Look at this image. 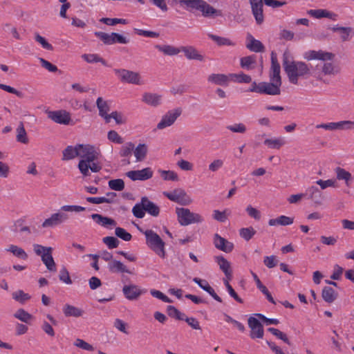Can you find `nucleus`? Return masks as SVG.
<instances>
[{
  "instance_id": "nucleus-1",
  "label": "nucleus",
  "mask_w": 354,
  "mask_h": 354,
  "mask_svg": "<svg viewBox=\"0 0 354 354\" xmlns=\"http://www.w3.org/2000/svg\"><path fill=\"white\" fill-rule=\"evenodd\" d=\"M289 53L285 52L283 55V66L289 82L295 85L299 84L300 79H308L310 74V68L304 62L291 61L288 59Z\"/></svg>"
},
{
  "instance_id": "nucleus-2",
  "label": "nucleus",
  "mask_w": 354,
  "mask_h": 354,
  "mask_svg": "<svg viewBox=\"0 0 354 354\" xmlns=\"http://www.w3.org/2000/svg\"><path fill=\"white\" fill-rule=\"evenodd\" d=\"M179 4L190 12L199 11L204 17L214 18L222 16V12L209 4L205 0H179Z\"/></svg>"
},
{
  "instance_id": "nucleus-3",
  "label": "nucleus",
  "mask_w": 354,
  "mask_h": 354,
  "mask_svg": "<svg viewBox=\"0 0 354 354\" xmlns=\"http://www.w3.org/2000/svg\"><path fill=\"white\" fill-rule=\"evenodd\" d=\"M85 210V207L79 205H64L61 207L58 212L51 214L41 224L42 227H53L62 224L68 219V215L64 212H82Z\"/></svg>"
},
{
  "instance_id": "nucleus-4",
  "label": "nucleus",
  "mask_w": 354,
  "mask_h": 354,
  "mask_svg": "<svg viewBox=\"0 0 354 354\" xmlns=\"http://www.w3.org/2000/svg\"><path fill=\"white\" fill-rule=\"evenodd\" d=\"M140 231L145 234L147 246L162 259L166 257L165 243L160 236L152 230Z\"/></svg>"
},
{
  "instance_id": "nucleus-5",
  "label": "nucleus",
  "mask_w": 354,
  "mask_h": 354,
  "mask_svg": "<svg viewBox=\"0 0 354 354\" xmlns=\"http://www.w3.org/2000/svg\"><path fill=\"white\" fill-rule=\"evenodd\" d=\"M178 223L183 226H187L192 223H200L203 221L201 215L192 212L187 208L178 207L176 209Z\"/></svg>"
},
{
  "instance_id": "nucleus-6",
  "label": "nucleus",
  "mask_w": 354,
  "mask_h": 354,
  "mask_svg": "<svg viewBox=\"0 0 354 354\" xmlns=\"http://www.w3.org/2000/svg\"><path fill=\"white\" fill-rule=\"evenodd\" d=\"M77 152L80 161H95L102 156L100 149L90 144H77Z\"/></svg>"
},
{
  "instance_id": "nucleus-7",
  "label": "nucleus",
  "mask_w": 354,
  "mask_h": 354,
  "mask_svg": "<svg viewBox=\"0 0 354 354\" xmlns=\"http://www.w3.org/2000/svg\"><path fill=\"white\" fill-rule=\"evenodd\" d=\"M163 195L180 205H189L192 203L191 197L182 188H176L171 192H164Z\"/></svg>"
},
{
  "instance_id": "nucleus-8",
  "label": "nucleus",
  "mask_w": 354,
  "mask_h": 354,
  "mask_svg": "<svg viewBox=\"0 0 354 354\" xmlns=\"http://www.w3.org/2000/svg\"><path fill=\"white\" fill-rule=\"evenodd\" d=\"M316 129H323L329 131H352L354 130V121L341 120L338 122H331L328 123H322L315 126Z\"/></svg>"
},
{
  "instance_id": "nucleus-9",
  "label": "nucleus",
  "mask_w": 354,
  "mask_h": 354,
  "mask_svg": "<svg viewBox=\"0 0 354 354\" xmlns=\"http://www.w3.org/2000/svg\"><path fill=\"white\" fill-rule=\"evenodd\" d=\"M115 74L122 82L139 85L140 82V75L138 73L127 69L115 68Z\"/></svg>"
},
{
  "instance_id": "nucleus-10",
  "label": "nucleus",
  "mask_w": 354,
  "mask_h": 354,
  "mask_svg": "<svg viewBox=\"0 0 354 354\" xmlns=\"http://www.w3.org/2000/svg\"><path fill=\"white\" fill-rule=\"evenodd\" d=\"M181 113L182 110L180 108L168 111L162 117L161 120L157 124V129H163L171 126L176 119L181 115Z\"/></svg>"
},
{
  "instance_id": "nucleus-11",
  "label": "nucleus",
  "mask_w": 354,
  "mask_h": 354,
  "mask_svg": "<svg viewBox=\"0 0 354 354\" xmlns=\"http://www.w3.org/2000/svg\"><path fill=\"white\" fill-rule=\"evenodd\" d=\"M248 326L250 328V336L252 339H261L263 337L264 331L263 325L254 317H250L248 319Z\"/></svg>"
},
{
  "instance_id": "nucleus-12",
  "label": "nucleus",
  "mask_w": 354,
  "mask_h": 354,
  "mask_svg": "<svg viewBox=\"0 0 354 354\" xmlns=\"http://www.w3.org/2000/svg\"><path fill=\"white\" fill-rule=\"evenodd\" d=\"M48 118L53 122L67 125L71 122V115L64 110L51 111L47 112Z\"/></svg>"
},
{
  "instance_id": "nucleus-13",
  "label": "nucleus",
  "mask_w": 354,
  "mask_h": 354,
  "mask_svg": "<svg viewBox=\"0 0 354 354\" xmlns=\"http://www.w3.org/2000/svg\"><path fill=\"white\" fill-rule=\"evenodd\" d=\"M126 175L133 181L146 180L150 179L153 176V171L150 167H146L141 170L129 171L127 172Z\"/></svg>"
},
{
  "instance_id": "nucleus-14",
  "label": "nucleus",
  "mask_w": 354,
  "mask_h": 354,
  "mask_svg": "<svg viewBox=\"0 0 354 354\" xmlns=\"http://www.w3.org/2000/svg\"><path fill=\"white\" fill-rule=\"evenodd\" d=\"M78 168L84 176H88L90 175L89 169L92 172L96 173L102 169V166L95 161H80Z\"/></svg>"
},
{
  "instance_id": "nucleus-15",
  "label": "nucleus",
  "mask_w": 354,
  "mask_h": 354,
  "mask_svg": "<svg viewBox=\"0 0 354 354\" xmlns=\"http://www.w3.org/2000/svg\"><path fill=\"white\" fill-rule=\"evenodd\" d=\"M252 12L257 24L261 25L264 21L263 13V0H250Z\"/></svg>"
},
{
  "instance_id": "nucleus-16",
  "label": "nucleus",
  "mask_w": 354,
  "mask_h": 354,
  "mask_svg": "<svg viewBox=\"0 0 354 354\" xmlns=\"http://www.w3.org/2000/svg\"><path fill=\"white\" fill-rule=\"evenodd\" d=\"M281 68L277 61V55L274 52L271 53V68L270 73V81H274L282 84L280 75Z\"/></svg>"
},
{
  "instance_id": "nucleus-17",
  "label": "nucleus",
  "mask_w": 354,
  "mask_h": 354,
  "mask_svg": "<svg viewBox=\"0 0 354 354\" xmlns=\"http://www.w3.org/2000/svg\"><path fill=\"white\" fill-rule=\"evenodd\" d=\"M281 84L274 81L270 82H261V94H266L270 95H278L281 93L280 87Z\"/></svg>"
},
{
  "instance_id": "nucleus-18",
  "label": "nucleus",
  "mask_w": 354,
  "mask_h": 354,
  "mask_svg": "<svg viewBox=\"0 0 354 354\" xmlns=\"http://www.w3.org/2000/svg\"><path fill=\"white\" fill-rule=\"evenodd\" d=\"M214 244L217 249L226 253L231 252L234 249V244L232 242L228 241L218 234H214Z\"/></svg>"
},
{
  "instance_id": "nucleus-19",
  "label": "nucleus",
  "mask_w": 354,
  "mask_h": 354,
  "mask_svg": "<svg viewBox=\"0 0 354 354\" xmlns=\"http://www.w3.org/2000/svg\"><path fill=\"white\" fill-rule=\"evenodd\" d=\"M305 196L311 200L315 205H321L322 204L323 196L322 192L315 186H311L306 189Z\"/></svg>"
},
{
  "instance_id": "nucleus-20",
  "label": "nucleus",
  "mask_w": 354,
  "mask_h": 354,
  "mask_svg": "<svg viewBox=\"0 0 354 354\" xmlns=\"http://www.w3.org/2000/svg\"><path fill=\"white\" fill-rule=\"evenodd\" d=\"M193 281L203 290L208 292L216 301L220 303L222 302V299L215 292L214 290L206 280L195 277L193 279Z\"/></svg>"
},
{
  "instance_id": "nucleus-21",
  "label": "nucleus",
  "mask_w": 354,
  "mask_h": 354,
  "mask_svg": "<svg viewBox=\"0 0 354 354\" xmlns=\"http://www.w3.org/2000/svg\"><path fill=\"white\" fill-rule=\"evenodd\" d=\"M142 102L147 105L156 107L161 104L162 95L157 93L145 92L142 94Z\"/></svg>"
},
{
  "instance_id": "nucleus-22",
  "label": "nucleus",
  "mask_w": 354,
  "mask_h": 354,
  "mask_svg": "<svg viewBox=\"0 0 354 354\" xmlns=\"http://www.w3.org/2000/svg\"><path fill=\"white\" fill-rule=\"evenodd\" d=\"M180 52H183L188 59H194L200 62L204 60V56L192 46H182L180 48Z\"/></svg>"
},
{
  "instance_id": "nucleus-23",
  "label": "nucleus",
  "mask_w": 354,
  "mask_h": 354,
  "mask_svg": "<svg viewBox=\"0 0 354 354\" xmlns=\"http://www.w3.org/2000/svg\"><path fill=\"white\" fill-rule=\"evenodd\" d=\"M335 55L332 53L324 52L323 50H310L306 55V59L308 60L319 59L322 61L332 60Z\"/></svg>"
},
{
  "instance_id": "nucleus-24",
  "label": "nucleus",
  "mask_w": 354,
  "mask_h": 354,
  "mask_svg": "<svg viewBox=\"0 0 354 354\" xmlns=\"http://www.w3.org/2000/svg\"><path fill=\"white\" fill-rule=\"evenodd\" d=\"M122 292L125 297L129 300L136 299L142 294L141 290L136 285L124 286Z\"/></svg>"
},
{
  "instance_id": "nucleus-25",
  "label": "nucleus",
  "mask_w": 354,
  "mask_h": 354,
  "mask_svg": "<svg viewBox=\"0 0 354 354\" xmlns=\"http://www.w3.org/2000/svg\"><path fill=\"white\" fill-rule=\"evenodd\" d=\"M247 40L248 43L246 44V48L250 51L255 53L264 51L265 46L259 40L254 39L250 34L248 35Z\"/></svg>"
},
{
  "instance_id": "nucleus-26",
  "label": "nucleus",
  "mask_w": 354,
  "mask_h": 354,
  "mask_svg": "<svg viewBox=\"0 0 354 354\" xmlns=\"http://www.w3.org/2000/svg\"><path fill=\"white\" fill-rule=\"evenodd\" d=\"M108 269L111 272L113 273H129L132 274V272L129 270L125 265H124L121 261L117 260H112L108 263Z\"/></svg>"
},
{
  "instance_id": "nucleus-27",
  "label": "nucleus",
  "mask_w": 354,
  "mask_h": 354,
  "mask_svg": "<svg viewBox=\"0 0 354 354\" xmlns=\"http://www.w3.org/2000/svg\"><path fill=\"white\" fill-rule=\"evenodd\" d=\"M207 80L219 86H227L230 82L229 77L225 74L212 73L207 77Z\"/></svg>"
},
{
  "instance_id": "nucleus-28",
  "label": "nucleus",
  "mask_w": 354,
  "mask_h": 354,
  "mask_svg": "<svg viewBox=\"0 0 354 354\" xmlns=\"http://www.w3.org/2000/svg\"><path fill=\"white\" fill-rule=\"evenodd\" d=\"M250 273L254 281L256 282L257 287L259 288V290L266 297L267 299L270 302L275 304V301L271 295L270 292L268 291V288L261 283L257 274L253 271H250Z\"/></svg>"
},
{
  "instance_id": "nucleus-29",
  "label": "nucleus",
  "mask_w": 354,
  "mask_h": 354,
  "mask_svg": "<svg viewBox=\"0 0 354 354\" xmlns=\"http://www.w3.org/2000/svg\"><path fill=\"white\" fill-rule=\"evenodd\" d=\"M142 202L145 208V212L152 216L156 217L160 214V208L152 201H149L147 197H142Z\"/></svg>"
},
{
  "instance_id": "nucleus-30",
  "label": "nucleus",
  "mask_w": 354,
  "mask_h": 354,
  "mask_svg": "<svg viewBox=\"0 0 354 354\" xmlns=\"http://www.w3.org/2000/svg\"><path fill=\"white\" fill-rule=\"evenodd\" d=\"M62 310L66 317H80L84 314L82 309L71 304H65Z\"/></svg>"
},
{
  "instance_id": "nucleus-31",
  "label": "nucleus",
  "mask_w": 354,
  "mask_h": 354,
  "mask_svg": "<svg viewBox=\"0 0 354 354\" xmlns=\"http://www.w3.org/2000/svg\"><path fill=\"white\" fill-rule=\"evenodd\" d=\"M52 251H47L41 255V261L46 266V268L50 272H56V264L52 256Z\"/></svg>"
},
{
  "instance_id": "nucleus-32",
  "label": "nucleus",
  "mask_w": 354,
  "mask_h": 354,
  "mask_svg": "<svg viewBox=\"0 0 354 354\" xmlns=\"http://www.w3.org/2000/svg\"><path fill=\"white\" fill-rule=\"evenodd\" d=\"M294 218L289 217L286 216H280L277 218L270 219L268 221V224L270 226H275V225H282L286 226L290 225L293 223Z\"/></svg>"
},
{
  "instance_id": "nucleus-33",
  "label": "nucleus",
  "mask_w": 354,
  "mask_h": 354,
  "mask_svg": "<svg viewBox=\"0 0 354 354\" xmlns=\"http://www.w3.org/2000/svg\"><path fill=\"white\" fill-rule=\"evenodd\" d=\"M91 218L96 223L103 227H108L109 225L115 226L116 225V222L113 219L103 216L101 214H93L91 215Z\"/></svg>"
},
{
  "instance_id": "nucleus-34",
  "label": "nucleus",
  "mask_w": 354,
  "mask_h": 354,
  "mask_svg": "<svg viewBox=\"0 0 354 354\" xmlns=\"http://www.w3.org/2000/svg\"><path fill=\"white\" fill-rule=\"evenodd\" d=\"M308 14L317 19L327 17L335 19V17L337 16L336 14L323 9L309 10H308Z\"/></svg>"
},
{
  "instance_id": "nucleus-35",
  "label": "nucleus",
  "mask_w": 354,
  "mask_h": 354,
  "mask_svg": "<svg viewBox=\"0 0 354 354\" xmlns=\"http://www.w3.org/2000/svg\"><path fill=\"white\" fill-rule=\"evenodd\" d=\"M96 105L99 110V115L106 120L107 118L108 112L110 110L109 105L106 101H104L102 97H99L96 101Z\"/></svg>"
},
{
  "instance_id": "nucleus-36",
  "label": "nucleus",
  "mask_w": 354,
  "mask_h": 354,
  "mask_svg": "<svg viewBox=\"0 0 354 354\" xmlns=\"http://www.w3.org/2000/svg\"><path fill=\"white\" fill-rule=\"evenodd\" d=\"M337 293L333 288L329 286H325L322 289V297L327 303H333L337 298Z\"/></svg>"
},
{
  "instance_id": "nucleus-37",
  "label": "nucleus",
  "mask_w": 354,
  "mask_h": 354,
  "mask_svg": "<svg viewBox=\"0 0 354 354\" xmlns=\"http://www.w3.org/2000/svg\"><path fill=\"white\" fill-rule=\"evenodd\" d=\"M155 47L165 55H176L180 52V48L171 45H156Z\"/></svg>"
},
{
  "instance_id": "nucleus-38",
  "label": "nucleus",
  "mask_w": 354,
  "mask_h": 354,
  "mask_svg": "<svg viewBox=\"0 0 354 354\" xmlns=\"http://www.w3.org/2000/svg\"><path fill=\"white\" fill-rule=\"evenodd\" d=\"M133 153L137 162H141L145 160L147 153V146L145 144H139L134 147Z\"/></svg>"
},
{
  "instance_id": "nucleus-39",
  "label": "nucleus",
  "mask_w": 354,
  "mask_h": 354,
  "mask_svg": "<svg viewBox=\"0 0 354 354\" xmlns=\"http://www.w3.org/2000/svg\"><path fill=\"white\" fill-rule=\"evenodd\" d=\"M63 157L62 160H69L75 158V157H78L77 152V145L75 146H68L63 151H62Z\"/></svg>"
},
{
  "instance_id": "nucleus-40",
  "label": "nucleus",
  "mask_w": 354,
  "mask_h": 354,
  "mask_svg": "<svg viewBox=\"0 0 354 354\" xmlns=\"http://www.w3.org/2000/svg\"><path fill=\"white\" fill-rule=\"evenodd\" d=\"M215 261L223 273L227 272V274H230V272L232 271L230 263L223 256L215 257Z\"/></svg>"
},
{
  "instance_id": "nucleus-41",
  "label": "nucleus",
  "mask_w": 354,
  "mask_h": 354,
  "mask_svg": "<svg viewBox=\"0 0 354 354\" xmlns=\"http://www.w3.org/2000/svg\"><path fill=\"white\" fill-rule=\"evenodd\" d=\"M264 144L269 148L279 149L286 144V141L283 138L266 139L264 140Z\"/></svg>"
},
{
  "instance_id": "nucleus-42",
  "label": "nucleus",
  "mask_w": 354,
  "mask_h": 354,
  "mask_svg": "<svg viewBox=\"0 0 354 354\" xmlns=\"http://www.w3.org/2000/svg\"><path fill=\"white\" fill-rule=\"evenodd\" d=\"M256 63V57L254 55L243 57L240 60V65L243 68L250 70L253 68L254 64Z\"/></svg>"
},
{
  "instance_id": "nucleus-43",
  "label": "nucleus",
  "mask_w": 354,
  "mask_h": 354,
  "mask_svg": "<svg viewBox=\"0 0 354 354\" xmlns=\"http://www.w3.org/2000/svg\"><path fill=\"white\" fill-rule=\"evenodd\" d=\"M335 173L338 180H345L346 185L347 186L349 185V181L352 179V176L350 172L346 171L343 168L337 167L335 169Z\"/></svg>"
},
{
  "instance_id": "nucleus-44",
  "label": "nucleus",
  "mask_w": 354,
  "mask_h": 354,
  "mask_svg": "<svg viewBox=\"0 0 354 354\" xmlns=\"http://www.w3.org/2000/svg\"><path fill=\"white\" fill-rule=\"evenodd\" d=\"M322 72L324 75H335L340 72L339 67L334 65L333 63H325L322 67Z\"/></svg>"
},
{
  "instance_id": "nucleus-45",
  "label": "nucleus",
  "mask_w": 354,
  "mask_h": 354,
  "mask_svg": "<svg viewBox=\"0 0 354 354\" xmlns=\"http://www.w3.org/2000/svg\"><path fill=\"white\" fill-rule=\"evenodd\" d=\"M17 140L18 142L24 144L28 142V138L27 137L26 131L22 122H19V124L17 129Z\"/></svg>"
},
{
  "instance_id": "nucleus-46",
  "label": "nucleus",
  "mask_w": 354,
  "mask_h": 354,
  "mask_svg": "<svg viewBox=\"0 0 354 354\" xmlns=\"http://www.w3.org/2000/svg\"><path fill=\"white\" fill-rule=\"evenodd\" d=\"M6 250L10 252L15 256L21 259L25 260L28 258V254L24 251V250L22 249L21 248L18 247L17 245H10L9 248L6 249Z\"/></svg>"
},
{
  "instance_id": "nucleus-47",
  "label": "nucleus",
  "mask_w": 354,
  "mask_h": 354,
  "mask_svg": "<svg viewBox=\"0 0 354 354\" xmlns=\"http://www.w3.org/2000/svg\"><path fill=\"white\" fill-rule=\"evenodd\" d=\"M82 57L88 63L100 62L104 66H107L106 62L97 54H84Z\"/></svg>"
},
{
  "instance_id": "nucleus-48",
  "label": "nucleus",
  "mask_w": 354,
  "mask_h": 354,
  "mask_svg": "<svg viewBox=\"0 0 354 354\" xmlns=\"http://www.w3.org/2000/svg\"><path fill=\"white\" fill-rule=\"evenodd\" d=\"M14 317L27 324H28L32 319V315L22 308L17 310L14 314Z\"/></svg>"
},
{
  "instance_id": "nucleus-49",
  "label": "nucleus",
  "mask_w": 354,
  "mask_h": 354,
  "mask_svg": "<svg viewBox=\"0 0 354 354\" xmlns=\"http://www.w3.org/2000/svg\"><path fill=\"white\" fill-rule=\"evenodd\" d=\"M208 37L218 46H234V44L230 39L209 33Z\"/></svg>"
},
{
  "instance_id": "nucleus-50",
  "label": "nucleus",
  "mask_w": 354,
  "mask_h": 354,
  "mask_svg": "<svg viewBox=\"0 0 354 354\" xmlns=\"http://www.w3.org/2000/svg\"><path fill=\"white\" fill-rule=\"evenodd\" d=\"M132 213L133 216L138 218H142L145 215V208L144 206V203L142 202V198H141V201L139 203H136L133 209Z\"/></svg>"
},
{
  "instance_id": "nucleus-51",
  "label": "nucleus",
  "mask_w": 354,
  "mask_h": 354,
  "mask_svg": "<svg viewBox=\"0 0 354 354\" xmlns=\"http://www.w3.org/2000/svg\"><path fill=\"white\" fill-rule=\"evenodd\" d=\"M331 30L333 32H339V33H341V38L343 41L348 39L349 34L351 32V28L350 27H342L338 26L331 28Z\"/></svg>"
},
{
  "instance_id": "nucleus-52",
  "label": "nucleus",
  "mask_w": 354,
  "mask_h": 354,
  "mask_svg": "<svg viewBox=\"0 0 354 354\" xmlns=\"http://www.w3.org/2000/svg\"><path fill=\"white\" fill-rule=\"evenodd\" d=\"M256 232V230L252 227L241 228L239 230L240 236L247 241L250 240Z\"/></svg>"
},
{
  "instance_id": "nucleus-53",
  "label": "nucleus",
  "mask_w": 354,
  "mask_h": 354,
  "mask_svg": "<svg viewBox=\"0 0 354 354\" xmlns=\"http://www.w3.org/2000/svg\"><path fill=\"white\" fill-rule=\"evenodd\" d=\"M159 173L160 174V176L165 180H172V181H178V176L174 171H165V170H159Z\"/></svg>"
},
{
  "instance_id": "nucleus-54",
  "label": "nucleus",
  "mask_w": 354,
  "mask_h": 354,
  "mask_svg": "<svg viewBox=\"0 0 354 354\" xmlns=\"http://www.w3.org/2000/svg\"><path fill=\"white\" fill-rule=\"evenodd\" d=\"M111 118L114 119L118 124H122L126 122V120L123 118L122 113L118 111H113L109 114L105 122L106 123L110 122Z\"/></svg>"
},
{
  "instance_id": "nucleus-55",
  "label": "nucleus",
  "mask_w": 354,
  "mask_h": 354,
  "mask_svg": "<svg viewBox=\"0 0 354 354\" xmlns=\"http://www.w3.org/2000/svg\"><path fill=\"white\" fill-rule=\"evenodd\" d=\"M12 298L19 301L21 304H24L25 301L30 299V296L28 293H25L23 290H19L14 292L12 294Z\"/></svg>"
},
{
  "instance_id": "nucleus-56",
  "label": "nucleus",
  "mask_w": 354,
  "mask_h": 354,
  "mask_svg": "<svg viewBox=\"0 0 354 354\" xmlns=\"http://www.w3.org/2000/svg\"><path fill=\"white\" fill-rule=\"evenodd\" d=\"M108 184L109 187L115 191H122L124 188V182L120 178L111 180Z\"/></svg>"
},
{
  "instance_id": "nucleus-57",
  "label": "nucleus",
  "mask_w": 354,
  "mask_h": 354,
  "mask_svg": "<svg viewBox=\"0 0 354 354\" xmlns=\"http://www.w3.org/2000/svg\"><path fill=\"white\" fill-rule=\"evenodd\" d=\"M95 35L98 37L105 45H112V32L111 34L104 32H95Z\"/></svg>"
},
{
  "instance_id": "nucleus-58",
  "label": "nucleus",
  "mask_w": 354,
  "mask_h": 354,
  "mask_svg": "<svg viewBox=\"0 0 354 354\" xmlns=\"http://www.w3.org/2000/svg\"><path fill=\"white\" fill-rule=\"evenodd\" d=\"M134 149V144L129 142L121 147L120 156L121 157H129Z\"/></svg>"
},
{
  "instance_id": "nucleus-59",
  "label": "nucleus",
  "mask_w": 354,
  "mask_h": 354,
  "mask_svg": "<svg viewBox=\"0 0 354 354\" xmlns=\"http://www.w3.org/2000/svg\"><path fill=\"white\" fill-rule=\"evenodd\" d=\"M102 241L109 249H113L118 247L120 241L114 236H106L102 239Z\"/></svg>"
},
{
  "instance_id": "nucleus-60",
  "label": "nucleus",
  "mask_w": 354,
  "mask_h": 354,
  "mask_svg": "<svg viewBox=\"0 0 354 354\" xmlns=\"http://www.w3.org/2000/svg\"><path fill=\"white\" fill-rule=\"evenodd\" d=\"M115 235L125 241H129L131 239L132 236L130 233L127 232L124 228L118 227L115 230Z\"/></svg>"
},
{
  "instance_id": "nucleus-61",
  "label": "nucleus",
  "mask_w": 354,
  "mask_h": 354,
  "mask_svg": "<svg viewBox=\"0 0 354 354\" xmlns=\"http://www.w3.org/2000/svg\"><path fill=\"white\" fill-rule=\"evenodd\" d=\"M227 129L233 133H245L247 128L243 123H236L232 125H229Z\"/></svg>"
},
{
  "instance_id": "nucleus-62",
  "label": "nucleus",
  "mask_w": 354,
  "mask_h": 354,
  "mask_svg": "<svg viewBox=\"0 0 354 354\" xmlns=\"http://www.w3.org/2000/svg\"><path fill=\"white\" fill-rule=\"evenodd\" d=\"M268 330L273 335L283 340L285 343L290 345V342L285 333L274 328H269Z\"/></svg>"
},
{
  "instance_id": "nucleus-63",
  "label": "nucleus",
  "mask_w": 354,
  "mask_h": 354,
  "mask_svg": "<svg viewBox=\"0 0 354 354\" xmlns=\"http://www.w3.org/2000/svg\"><path fill=\"white\" fill-rule=\"evenodd\" d=\"M107 138L114 143L122 144L124 142L123 138L114 130H111L108 132Z\"/></svg>"
},
{
  "instance_id": "nucleus-64",
  "label": "nucleus",
  "mask_w": 354,
  "mask_h": 354,
  "mask_svg": "<svg viewBox=\"0 0 354 354\" xmlns=\"http://www.w3.org/2000/svg\"><path fill=\"white\" fill-rule=\"evenodd\" d=\"M112 45L114 44H127L129 42V39L117 32H112Z\"/></svg>"
}]
</instances>
